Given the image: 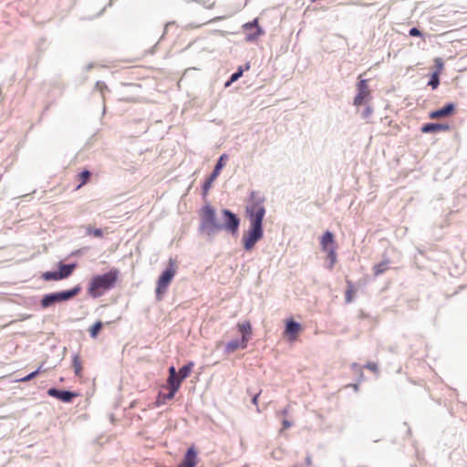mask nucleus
Listing matches in <instances>:
<instances>
[{
  "label": "nucleus",
  "mask_w": 467,
  "mask_h": 467,
  "mask_svg": "<svg viewBox=\"0 0 467 467\" xmlns=\"http://www.w3.org/2000/svg\"><path fill=\"white\" fill-rule=\"evenodd\" d=\"M228 156L226 154H223L220 159L218 160L213 171L210 175V177L207 179V181L204 183V191H207L210 187L213 182L219 176L221 170L224 166V160H227Z\"/></svg>",
  "instance_id": "12"
},
{
  "label": "nucleus",
  "mask_w": 467,
  "mask_h": 467,
  "mask_svg": "<svg viewBox=\"0 0 467 467\" xmlns=\"http://www.w3.org/2000/svg\"><path fill=\"white\" fill-rule=\"evenodd\" d=\"M255 28V32L249 34L246 37L248 41L255 40L259 36L264 34L262 28L258 26V18L254 19L252 22H248L244 25V30H251Z\"/></svg>",
  "instance_id": "16"
},
{
  "label": "nucleus",
  "mask_w": 467,
  "mask_h": 467,
  "mask_svg": "<svg viewBox=\"0 0 467 467\" xmlns=\"http://www.w3.org/2000/svg\"><path fill=\"white\" fill-rule=\"evenodd\" d=\"M320 246L322 251L327 253V258L330 261L329 268H333L337 262V244L335 241L334 234L331 232L327 231L323 234L320 238Z\"/></svg>",
  "instance_id": "4"
},
{
  "label": "nucleus",
  "mask_w": 467,
  "mask_h": 467,
  "mask_svg": "<svg viewBox=\"0 0 467 467\" xmlns=\"http://www.w3.org/2000/svg\"><path fill=\"white\" fill-rule=\"evenodd\" d=\"M222 213L224 220V223L222 224V229H224L232 234H235L239 227V219L229 210H223Z\"/></svg>",
  "instance_id": "6"
},
{
  "label": "nucleus",
  "mask_w": 467,
  "mask_h": 467,
  "mask_svg": "<svg viewBox=\"0 0 467 467\" xmlns=\"http://www.w3.org/2000/svg\"><path fill=\"white\" fill-rule=\"evenodd\" d=\"M301 331L302 327L299 323L292 319L286 321L285 334L288 337L290 341H295Z\"/></svg>",
  "instance_id": "13"
},
{
  "label": "nucleus",
  "mask_w": 467,
  "mask_h": 467,
  "mask_svg": "<svg viewBox=\"0 0 467 467\" xmlns=\"http://www.w3.org/2000/svg\"><path fill=\"white\" fill-rule=\"evenodd\" d=\"M238 348H242V340H232L225 346V352L230 354L236 351Z\"/></svg>",
  "instance_id": "21"
},
{
  "label": "nucleus",
  "mask_w": 467,
  "mask_h": 467,
  "mask_svg": "<svg viewBox=\"0 0 467 467\" xmlns=\"http://www.w3.org/2000/svg\"><path fill=\"white\" fill-rule=\"evenodd\" d=\"M198 462L199 459L197 451L193 446H192L188 448L182 461L179 464V467H196Z\"/></svg>",
  "instance_id": "8"
},
{
  "label": "nucleus",
  "mask_w": 467,
  "mask_h": 467,
  "mask_svg": "<svg viewBox=\"0 0 467 467\" xmlns=\"http://www.w3.org/2000/svg\"><path fill=\"white\" fill-rule=\"evenodd\" d=\"M455 110V107L452 103L445 105L443 108L430 112V119H438L451 115Z\"/></svg>",
  "instance_id": "15"
},
{
  "label": "nucleus",
  "mask_w": 467,
  "mask_h": 467,
  "mask_svg": "<svg viewBox=\"0 0 467 467\" xmlns=\"http://www.w3.org/2000/svg\"><path fill=\"white\" fill-rule=\"evenodd\" d=\"M182 379L177 377L168 378L167 383L169 385V389L172 390V392H177L181 387Z\"/></svg>",
  "instance_id": "20"
},
{
  "label": "nucleus",
  "mask_w": 467,
  "mask_h": 467,
  "mask_svg": "<svg viewBox=\"0 0 467 467\" xmlns=\"http://www.w3.org/2000/svg\"><path fill=\"white\" fill-rule=\"evenodd\" d=\"M410 36H421V32L416 28V27H413L410 30Z\"/></svg>",
  "instance_id": "32"
},
{
  "label": "nucleus",
  "mask_w": 467,
  "mask_h": 467,
  "mask_svg": "<svg viewBox=\"0 0 467 467\" xmlns=\"http://www.w3.org/2000/svg\"><path fill=\"white\" fill-rule=\"evenodd\" d=\"M75 294H51V295L46 296L42 299L41 306H42V307L47 308V307L54 305L55 303L67 300V299L71 298Z\"/></svg>",
  "instance_id": "10"
},
{
  "label": "nucleus",
  "mask_w": 467,
  "mask_h": 467,
  "mask_svg": "<svg viewBox=\"0 0 467 467\" xmlns=\"http://www.w3.org/2000/svg\"><path fill=\"white\" fill-rule=\"evenodd\" d=\"M449 130H450V126L448 124H441V123H427L421 127V131L423 133L447 131Z\"/></svg>",
  "instance_id": "17"
},
{
  "label": "nucleus",
  "mask_w": 467,
  "mask_h": 467,
  "mask_svg": "<svg viewBox=\"0 0 467 467\" xmlns=\"http://www.w3.org/2000/svg\"><path fill=\"white\" fill-rule=\"evenodd\" d=\"M72 366L74 368L75 375L78 378L82 377L83 367H82V361L78 355H75L73 357Z\"/></svg>",
  "instance_id": "19"
},
{
  "label": "nucleus",
  "mask_w": 467,
  "mask_h": 467,
  "mask_svg": "<svg viewBox=\"0 0 467 467\" xmlns=\"http://www.w3.org/2000/svg\"><path fill=\"white\" fill-rule=\"evenodd\" d=\"M90 175H91L90 172L88 171H87V170L83 171L82 172H80L78 174V178L80 180V183L78 185L77 189H79L83 185H85L88 182V180L90 178Z\"/></svg>",
  "instance_id": "25"
},
{
  "label": "nucleus",
  "mask_w": 467,
  "mask_h": 467,
  "mask_svg": "<svg viewBox=\"0 0 467 467\" xmlns=\"http://www.w3.org/2000/svg\"><path fill=\"white\" fill-rule=\"evenodd\" d=\"M176 392H172V390L169 389L168 393L159 392L156 401L154 403L155 407H160L166 403L167 400H172L175 396Z\"/></svg>",
  "instance_id": "18"
},
{
  "label": "nucleus",
  "mask_w": 467,
  "mask_h": 467,
  "mask_svg": "<svg viewBox=\"0 0 467 467\" xmlns=\"http://www.w3.org/2000/svg\"><path fill=\"white\" fill-rule=\"evenodd\" d=\"M74 265H62L57 272H47L44 275L46 280H60L68 276L73 271Z\"/></svg>",
  "instance_id": "9"
},
{
  "label": "nucleus",
  "mask_w": 467,
  "mask_h": 467,
  "mask_svg": "<svg viewBox=\"0 0 467 467\" xmlns=\"http://www.w3.org/2000/svg\"><path fill=\"white\" fill-rule=\"evenodd\" d=\"M47 394L50 397L58 399L59 400L63 402H70L73 398H76L78 396L76 392H71L68 390H59L54 388H51L47 390Z\"/></svg>",
  "instance_id": "11"
},
{
  "label": "nucleus",
  "mask_w": 467,
  "mask_h": 467,
  "mask_svg": "<svg viewBox=\"0 0 467 467\" xmlns=\"http://www.w3.org/2000/svg\"><path fill=\"white\" fill-rule=\"evenodd\" d=\"M260 393H261V390H260L258 393H256V394L253 397V399H252V402H253V404H254L255 406H257V405H258V398H259Z\"/></svg>",
  "instance_id": "35"
},
{
  "label": "nucleus",
  "mask_w": 467,
  "mask_h": 467,
  "mask_svg": "<svg viewBox=\"0 0 467 467\" xmlns=\"http://www.w3.org/2000/svg\"><path fill=\"white\" fill-rule=\"evenodd\" d=\"M440 84L439 72H434L431 75V80L429 81V86L432 88V89H436Z\"/></svg>",
  "instance_id": "27"
},
{
  "label": "nucleus",
  "mask_w": 467,
  "mask_h": 467,
  "mask_svg": "<svg viewBox=\"0 0 467 467\" xmlns=\"http://www.w3.org/2000/svg\"><path fill=\"white\" fill-rule=\"evenodd\" d=\"M119 270L112 268L108 273L94 276L90 283L89 289L90 291L112 289L119 281Z\"/></svg>",
  "instance_id": "2"
},
{
  "label": "nucleus",
  "mask_w": 467,
  "mask_h": 467,
  "mask_svg": "<svg viewBox=\"0 0 467 467\" xmlns=\"http://www.w3.org/2000/svg\"><path fill=\"white\" fill-rule=\"evenodd\" d=\"M434 63H435V66L437 68V70L435 72H439V74H440L443 69V61L441 57H437L434 59Z\"/></svg>",
  "instance_id": "29"
},
{
  "label": "nucleus",
  "mask_w": 467,
  "mask_h": 467,
  "mask_svg": "<svg viewBox=\"0 0 467 467\" xmlns=\"http://www.w3.org/2000/svg\"><path fill=\"white\" fill-rule=\"evenodd\" d=\"M373 112V109L371 107L368 106L362 112V116L365 119H368Z\"/></svg>",
  "instance_id": "31"
},
{
  "label": "nucleus",
  "mask_w": 467,
  "mask_h": 467,
  "mask_svg": "<svg viewBox=\"0 0 467 467\" xmlns=\"http://www.w3.org/2000/svg\"><path fill=\"white\" fill-rule=\"evenodd\" d=\"M78 289L77 287H75V288H73V289L69 290L68 292L75 293V292H78Z\"/></svg>",
  "instance_id": "38"
},
{
  "label": "nucleus",
  "mask_w": 467,
  "mask_h": 467,
  "mask_svg": "<svg viewBox=\"0 0 467 467\" xmlns=\"http://www.w3.org/2000/svg\"><path fill=\"white\" fill-rule=\"evenodd\" d=\"M357 95L354 98L353 104L357 107L367 103L371 99V91L368 87V80L363 79L362 75L358 76V82L357 84Z\"/></svg>",
  "instance_id": "5"
},
{
  "label": "nucleus",
  "mask_w": 467,
  "mask_h": 467,
  "mask_svg": "<svg viewBox=\"0 0 467 467\" xmlns=\"http://www.w3.org/2000/svg\"><path fill=\"white\" fill-rule=\"evenodd\" d=\"M101 328H102V323L100 321L96 322L89 328L90 337H93V338H96L98 337V334L99 333Z\"/></svg>",
  "instance_id": "26"
},
{
  "label": "nucleus",
  "mask_w": 467,
  "mask_h": 467,
  "mask_svg": "<svg viewBox=\"0 0 467 467\" xmlns=\"http://www.w3.org/2000/svg\"><path fill=\"white\" fill-rule=\"evenodd\" d=\"M366 367L372 371H377L378 369L377 365L375 363H368Z\"/></svg>",
  "instance_id": "36"
},
{
  "label": "nucleus",
  "mask_w": 467,
  "mask_h": 467,
  "mask_svg": "<svg viewBox=\"0 0 467 467\" xmlns=\"http://www.w3.org/2000/svg\"><path fill=\"white\" fill-rule=\"evenodd\" d=\"M86 234L88 235H92L98 238H100L103 236V233L101 229H97L92 227L91 225L86 226Z\"/></svg>",
  "instance_id": "24"
},
{
  "label": "nucleus",
  "mask_w": 467,
  "mask_h": 467,
  "mask_svg": "<svg viewBox=\"0 0 467 467\" xmlns=\"http://www.w3.org/2000/svg\"><path fill=\"white\" fill-rule=\"evenodd\" d=\"M192 366H193V364L191 362V363L182 367L179 369L178 376L182 380H183L184 379H186L190 376Z\"/></svg>",
  "instance_id": "22"
},
{
  "label": "nucleus",
  "mask_w": 467,
  "mask_h": 467,
  "mask_svg": "<svg viewBox=\"0 0 467 467\" xmlns=\"http://www.w3.org/2000/svg\"><path fill=\"white\" fill-rule=\"evenodd\" d=\"M306 462H307V464H311V460H310V458H307V459H306Z\"/></svg>",
  "instance_id": "39"
},
{
  "label": "nucleus",
  "mask_w": 467,
  "mask_h": 467,
  "mask_svg": "<svg viewBox=\"0 0 467 467\" xmlns=\"http://www.w3.org/2000/svg\"><path fill=\"white\" fill-rule=\"evenodd\" d=\"M246 213L251 223V226L243 236L244 247L249 251L263 237L262 222L265 213L263 201L256 199L254 194L246 205Z\"/></svg>",
  "instance_id": "1"
},
{
  "label": "nucleus",
  "mask_w": 467,
  "mask_h": 467,
  "mask_svg": "<svg viewBox=\"0 0 467 467\" xmlns=\"http://www.w3.org/2000/svg\"><path fill=\"white\" fill-rule=\"evenodd\" d=\"M243 68L242 67H239L237 72L234 73L232 76H231V78L230 80L225 84L226 87H228L231 83L236 81L239 78H241L243 76Z\"/></svg>",
  "instance_id": "28"
},
{
  "label": "nucleus",
  "mask_w": 467,
  "mask_h": 467,
  "mask_svg": "<svg viewBox=\"0 0 467 467\" xmlns=\"http://www.w3.org/2000/svg\"><path fill=\"white\" fill-rule=\"evenodd\" d=\"M175 273V266L173 264H171L170 266L160 276L156 292H161V290L165 289L172 280Z\"/></svg>",
  "instance_id": "7"
},
{
  "label": "nucleus",
  "mask_w": 467,
  "mask_h": 467,
  "mask_svg": "<svg viewBox=\"0 0 467 467\" xmlns=\"http://www.w3.org/2000/svg\"><path fill=\"white\" fill-rule=\"evenodd\" d=\"M177 372H176V369L174 367H171L170 369H169V377L170 378H172V377H177Z\"/></svg>",
  "instance_id": "33"
},
{
  "label": "nucleus",
  "mask_w": 467,
  "mask_h": 467,
  "mask_svg": "<svg viewBox=\"0 0 467 467\" xmlns=\"http://www.w3.org/2000/svg\"><path fill=\"white\" fill-rule=\"evenodd\" d=\"M388 268H389V262L388 261L381 262V263L374 265V267H373L374 275H379L384 273Z\"/></svg>",
  "instance_id": "23"
},
{
  "label": "nucleus",
  "mask_w": 467,
  "mask_h": 467,
  "mask_svg": "<svg viewBox=\"0 0 467 467\" xmlns=\"http://www.w3.org/2000/svg\"><path fill=\"white\" fill-rule=\"evenodd\" d=\"M38 372H39V369L28 374L25 378L21 379V381L26 382V381H28V380L34 379L38 374Z\"/></svg>",
  "instance_id": "30"
},
{
  "label": "nucleus",
  "mask_w": 467,
  "mask_h": 467,
  "mask_svg": "<svg viewBox=\"0 0 467 467\" xmlns=\"http://www.w3.org/2000/svg\"><path fill=\"white\" fill-rule=\"evenodd\" d=\"M288 413H289V408H288V407H287V408L283 409V410L279 412V414H280L281 416H283V417H286V416L288 415Z\"/></svg>",
  "instance_id": "37"
},
{
  "label": "nucleus",
  "mask_w": 467,
  "mask_h": 467,
  "mask_svg": "<svg viewBox=\"0 0 467 467\" xmlns=\"http://www.w3.org/2000/svg\"><path fill=\"white\" fill-rule=\"evenodd\" d=\"M239 332L242 334V348L247 347L248 341L251 339L252 327L250 322L245 321L237 325Z\"/></svg>",
  "instance_id": "14"
},
{
  "label": "nucleus",
  "mask_w": 467,
  "mask_h": 467,
  "mask_svg": "<svg viewBox=\"0 0 467 467\" xmlns=\"http://www.w3.org/2000/svg\"><path fill=\"white\" fill-rule=\"evenodd\" d=\"M282 425H283V429L285 430V429L290 428L292 426V423L287 420H284L282 421Z\"/></svg>",
  "instance_id": "34"
},
{
  "label": "nucleus",
  "mask_w": 467,
  "mask_h": 467,
  "mask_svg": "<svg viewBox=\"0 0 467 467\" xmlns=\"http://www.w3.org/2000/svg\"><path fill=\"white\" fill-rule=\"evenodd\" d=\"M201 228L208 234H213L222 230V224L216 221L214 209L210 205L202 208L201 213Z\"/></svg>",
  "instance_id": "3"
}]
</instances>
